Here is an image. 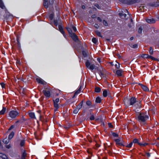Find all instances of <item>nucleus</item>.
I'll return each instance as SVG.
<instances>
[{
	"instance_id": "obj_1",
	"label": "nucleus",
	"mask_w": 159,
	"mask_h": 159,
	"mask_svg": "<svg viewBox=\"0 0 159 159\" xmlns=\"http://www.w3.org/2000/svg\"><path fill=\"white\" fill-rule=\"evenodd\" d=\"M138 116L136 120L139 122H145L149 118V116L147 114V112L139 111L136 113Z\"/></svg>"
},
{
	"instance_id": "obj_2",
	"label": "nucleus",
	"mask_w": 159,
	"mask_h": 159,
	"mask_svg": "<svg viewBox=\"0 0 159 159\" xmlns=\"http://www.w3.org/2000/svg\"><path fill=\"white\" fill-rule=\"evenodd\" d=\"M137 101L136 98L135 97H133L129 98V100L127 98L124 99L123 102L126 107H128L130 106L134 105Z\"/></svg>"
},
{
	"instance_id": "obj_3",
	"label": "nucleus",
	"mask_w": 159,
	"mask_h": 159,
	"mask_svg": "<svg viewBox=\"0 0 159 159\" xmlns=\"http://www.w3.org/2000/svg\"><path fill=\"white\" fill-rule=\"evenodd\" d=\"M121 3L127 5H133L140 2V0H118Z\"/></svg>"
},
{
	"instance_id": "obj_4",
	"label": "nucleus",
	"mask_w": 159,
	"mask_h": 159,
	"mask_svg": "<svg viewBox=\"0 0 159 159\" xmlns=\"http://www.w3.org/2000/svg\"><path fill=\"white\" fill-rule=\"evenodd\" d=\"M134 107L135 109H134V111L136 113L139 111V109L142 107L141 101L140 100H137L136 102L134 105Z\"/></svg>"
},
{
	"instance_id": "obj_5",
	"label": "nucleus",
	"mask_w": 159,
	"mask_h": 159,
	"mask_svg": "<svg viewBox=\"0 0 159 159\" xmlns=\"http://www.w3.org/2000/svg\"><path fill=\"white\" fill-rule=\"evenodd\" d=\"M8 115L11 119H15L19 115V113L16 110H11L10 111Z\"/></svg>"
},
{
	"instance_id": "obj_6",
	"label": "nucleus",
	"mask_w": 159,
	"mask_h": 159,
	"mask_svg": "<svg viewBox=\"0 0 159 159\" xmlns=\"http://www.w3.org/2000/svg\"><path fill=\"white\" fill-rule=\"evenodd\" d=\"M146 6L147 8L151 7H159V1L158 0L156 2L148 3L146 5Z\"/></svg>"
},
{
	"instance_id": "obj_7",
	"label": "nucleus",
	"mask_w": 159,
	"mask_h": 159,
	"mask_svg": "<svg viewBox=\"0 0 159 159\" xmlns=\"http://www.w3.org/2000/svg\"><path fill=\"white\" fill-rule=\"evenodd\" d=\"M85 65L86 68L89 69L91 70H93L95 66V65L93 64H91V63L88 60H86Z\"/></svg>"
},
{
	"instance_id": "obj_8",
	"label": "nucleus",
	"mask_w": 159,
	"mask_h": 159,
	"mask_svg": "<svg viewBox=\"0 0 159 159\" xmlns=\"http://www.w3.org/2000/svg\"><path fill=\"white\" fill-rule=\"evenodd\" d=\"M42 92L47 99L51 97V93L49 90L44 89L43 90Z\"/></svg>"
},
{
	"instance_id": "obj_9",
	"label": "nucleus",
	"mask_w": 159,
	"mask_h": 159,
	"mask_svg": "<svg viewBox=\"0 0 159 159\" xmlns=\"http://www.w3.org/2000/svg\"><path fill=\"white\" fill-rule=\"evenodd\" d=\"M69 35L74 42H77L79 41V38L75 33H72Z\"/></svg>"
},
{
	"instance_id": "obj_10",
	"label": "nucleus",
	"mask_w": 159,
	"mask_h": 159,
	"mask_svg": "<svg viewBox=\"0 0 159 159\" xmlns=\"http://www.w3.org/2000/svg\"><path fill=\"white\" fill-rule=\"evenodd\" d=\"M5 12L6 13V15L5 16V18L6 20H8L10 18L12 19V17H13L12 15L6 9L5 10Z\"/></svg>"
},
{
	"instance_id": "obj_11",
	"label": "nucleus",
	"mask_w": 159,
	"mask_h": 159,
	"mask_svg": "<svg viewBox=\"0 0 159 159\" xmlns=\"http://www.w3.org/2000/svg\"><path fill=\"white\" fill-rule=\"evenodd\" d=\"M58 28L59 31L63 34L64 37L65 38L66 37V35L65 34V32L64 31L63 27L61 25H58Z\"/></svg>"
},
{
	"instance_id": "obj_12",
	"label": "nucleus",
	"mask_w": 159,
	"mask_h": 159,
	"mask_svg": "<svg viewBox=\"0 0 159 159\" xmlns=\"http://www.w3.org/2000/svg\"><path fill=\"white\" fill-rule=\"evenodd\" d=\"M138 84L140 85L142 89L144 91L148 92L149 91V89L148 87L144 85H143L141 83H138Z\"/></svg>"
},
{
	"instance_id": "obj_13",
	"label": "nucleus",
	"mask_w": 159,
	"mask_h": 159,
	"mask_svg": "<svg viewBox=\"0 0 159 159\" xmlns=\"http://www.w3.org/2000/svg\"><path fill=\"white\" fill-rule=\"evenodd\" d=\"M86 104L87 106L88 107V108H89L91 107H93V105L92 104L91 102L89 100H87L86 102Z\"/></svg>"
},
{
	"instance_id": "obj_14",
	"label": "nucleus",
	"mask_w": 159,
	"mask_h": 159,
	"mask_svg": "<svg viewBox=\"0 0 159 159\" xmlns=\"http://www.w3.org/2000/svg\"><path fill=\"white\" fill-rule=\"evenodd\" d=\"M53 103V105L54 106L57 107L59 106L58 103L59 102V98H57L55 100L53 99L52 100Z\"/></svg>"
},
{
	"instance_id": "obj_15",
	"label": "nucleus",
	"mask_w": 159,
	"mask_h": 159,
	"mask_svg": "<svg viewBox=\"0 0 159 159\" xmlns=\"http://www.w3.org/2000/svg\"><path fill=\"white\" fill-rule=\"evenodd\" d=\"M114 141L116 142V145H118L121 146H124V144L123 143H120L121 140L119 139H116L114 140Z\"/></svg>"
},
{
	"instance_id": "obj_16",
	"label": "nucleus",
	"mask_w": 159,
	"mask_h": 159,
	"mask_svg": "<svg viewBox=\"0 0 159 159\" xmlns=\"http://www.w3.org/2000/svg\"><path fill=\"white\" fill-rule=\"evenodd\" d=\"M146 22L149 24H153L155 23V20L153 18L147 19H146Z\"/></svg>"
},
{
	"instance_id": "obj_17",
	"label": "nucleus",
	"mask_w": 159,
	"mask_h": 159,
	"mask_svg": "<svg viewBox=\"0 0 159 159\" xmlns=\"http://www.w3.org/2000/svg\"><path fill=\"white\" fill-rule=\"evenodd\" d=\"M28 115L30 116V117L32 119H36V117H35V114L34 112H30L29 113Z\"/></svg>"
},
{
	"instance_id": "obj_18",
	"label": "nucleus",
	"mask_w": 159,
	"mask_h": 159,
	"mask_svg": "<svg viewBox=\"0 0 159 159\" xmlns=\"http://www.w3.org/2000/svg\"><path fill=\"white\" fill-rule=\"evenodd\" d=\"M43 5L46 8H48V0H43Z\"/></svg>"
},
{
	"instance_id": "obj_19",
	"label": "nucleus",
	"mask_w": 159,
	"mask_h": 159,
	"mask_svg": "<svg viewBox=\"0 0 159 159\" xmlns=\"http://www.w3.org/2000/svg\"><path fill=\"white\" fill-rule=\"evenodd\" d=\"M36 80L40 84H44V81L40 78H37Z\"/></svg>"
},
{
	"instance_id": "obj_20",
	"label": "nucleus",
	"mask_w": 159,
	"mask_h": 159,
	"mask_svg": "<svg viewBox=\"0 0 159 159\" xmlns=\"http://www.w3.org/2000/svg\"><path fill=\"white\" fill-rule=\"evenodd\" d=\"M122 70L119 69L117 70L116 71V74L118 76H122Z\"/></svg>"
},
{
	"instance_id": "obj_21",
	"label": "nucleus",
	"mask_w": 159,
	"mask_h": 159,
	"mask_svg": "<svg viewBox=\"0 0 159 159\" xmlns=\"http://www.w3.org/2000/svg\"><path fill=\"white\" fill-rule=\"evenodd\" d=\"M150 55L146 54H143L141 55V57L143 58L150 59Z\"/></svg>"
},
{
	"instance_id": "obj_22",
	"label": "nucleus",
	"mask_w": 159,
	"mask_h": 159,
	"mask_svg": "<svg viewBox=\"0 0 159 159\" xmlns=\"http://www.w3.org/2000/svg\"><path fill=\"white\" fill-rule=\"evenodd\" d=\"M0 7L2 9H6V8L2 0H0Z\"/></svg>"
},
{
	"instance_id": "obj_23",
	"label": "nucleus",
	"mask_w": 159,
	"mask_h": 159,
	"mask_svg": "<svg viewBox=\"0 0 159 159\" xmlns=\"http://www.w3.org/2000/svg\"><path fill=\"white\" fill-rule=\"evenodd\" d=\"M82 54L84 57H86L88 56V51L87 50L82 51Z\"/></svg>"
},
{
	"instance_id": "obj_24",
	"label": "nucleus",
	"mask_w": 159,
	"mask_h": 159,
	"mask_svg": "<svg viewBox=\"0 0 159 159\" xmlns=\"http://www.w3.org/2000/svg\"><path fill=\"white\" fill-rule=\"evenodd\" d=\"M0 158L2 159H8V157L6 155L1 153H0Z\"/></svg>"
},
{
	"instance_id": "obj_25",
	"label": "nucleus",
	"mask_w": 159,
	"mask_h": 159,
	"mask_svg": "<svg viewBox=\"0 0 159 159\" xmlns=\"http://www.w3.org/2000/svg\"><path fill=\"white\" fill-rule=\"evenodd\" d=\"M84 101V100H82L81 102H80V103L76 107H77L80 110L82 107Z\"/></svg>"
},
{
	"instance_id": "obj_26",
	"label": "nucleus",
	"mask_w": 159,
	"mask_h": 159,
	"mask_svg": "<svg viewBox=\"0 0 159 159\" xmlns=\"http://www.w3.org/2000/svg\"><path fill=\"white\" fill-rule=\"evenodd\" d=\"M15 135V133L14 131H12L9 134L8 137L9 139H11L14 137Z\"/></svg>"
},
{
	"instance_id": "obj_27",
	"label": "nucleus",
	"mask_w": 159,
	"mask_h": 159,
	"mask_svg": "<svg viewBox=\"0 0 159 159\" xmlns=\"http://www.w3.org/2000/svg\"><path fill=\"white\" fill-rule=\"evenodd\" d=\"M6 111V108L4 107H2V109L1 111H0V115H4Z\"/></svg>"
},
{
	"instance_id": "obj_28",
	"label": "nucleus",
	"mask_w": 159,
	"mask_h": 159,
	"mask_svg": "<svg viewBox=\"0 0 159 159\" xmlns=\"http://www.w3.org/2000/svg\"><path fill=\"white\" fill-rule=\"evenodd\" d=\"M90 116L89 119L88 118H87L86 120H95V117L94 116V114L93 113L92 114H90Z\"/></svg>"
},
{
	"instance_id": "obj_29",
	"label": "nucleus",
	"mask_w": 159,
	"mask_h": 159,
	"mask_svg": "<svg viewBox=\"0 0 159 159\" xmlns=\"http://www.w3.org/2000/svg\"><path fill=\"white\" fill-rule=\"evenodd\" d=\"M98 73L101 77H105L106 75L101 70H98Z\"/></svg>"
},
{
	"instance_id": "obj_30",
	"label": "nucleus",
	"mask_w": 159,
	"mask_h": 159,
	"mask_svg": "<svg viewBox=\"0 0 159 159\" xmlns=\"http://www.w3.org/2000/svg\"><path fill=\"white\" fill-rule=\"evenodd\" d=\"M150 110L151 111L153 114H155L157 110V108L154 107H152L150 109Z\"/></svg>"
},
{
	"instance_id": "obj_31",
	"label": "nucleus",
	"mask_w": 159,
	"mask_h": 159,
	"mask_svg": "<svg viewBox=\"0 0 159 159\" xmlns=\"http://www.w3.org/2000/svg\"><path fill=\"white\" fill-rule=\"evenodd\" d=\"M26 156V151L25 150H24V151L22 154L21 159H25Z\"/></svg>"
},
{
	"instance_id": "obj_32",
	"label": "nucleus",
	"mask_w": 159,
	"mask_h": 159,
	"mask_svg": "<svg viewBox=\"0 0 159 159\" xmlns=\"http://www.w3.org/2000/svg\"><path fill=\"white\" fill-rule=\"evenodd\" d=\"M66 29L68 31L69 35L73 33L71 29L69 27L66 26Z\"/></svg>"
},
{
	"instance_id": "obj_33",
	"label": "nucleus",
	"mask_w": 159,
	"mask_h": 159,
	"mask_svg": "<svg viewBox=\"0 0 159 159\" xmlns=\"http://www.w3.org/2000/svg\"><path fill=\"white\" fill-rule=\"evenodd\" d=\"M102 102L101 98L99 97H97L95 99V102L97 103H100Z\"/></svg>"
},
{
	"instance_id": "obj_34",
	"label": "nucleus",
	"mask_w": 159,
	"mask_h": 159,
	"mask_svg": "<svg viewBox=\"0 0 159 159\" xmlns=\"http://www.w3.org/2000/svg\"><path fill=\"white\" fill-rule=\"evenodd\" d=\"M82 88V86L80 85L78 88V89L75 92V94H76L77 93L78 94L80 93L81 92V89Z\"/></svg>"
},
{
	"instance_id": "obj_35",
	"label": "nucleus",
	"mask_w": 159,
	"mask_h": 159,
	"mask_svg": "<svg viewBox=\"0 0 159 159\" xmlns=\"http://www.w3.org/2000/svg\"><path fill=\"white\" fill-rule=\"evenodd\" d=\"M101 90V88L98 87H96L95 88V92L97 93L100 92Z\"/></svg>"
},
{
	"instance_id": "obj_36",
	"label": "nucleus",
	"mask_w": 159,
	"mask_h": 159,
	"mask_svg": "<svg viewBox=\"0 0 159 159\" xmlns=\"http://www.w3.org/2000/svg\"><path fill=\"white\" fill-rule=\"evenodd\" d=\"M103 96L104 97H106L107 96V89H105L103 91Z\"/></svg>"
},
{
	"instance_id": "obj_37",
	"label": "nucleus",
	"mask_w": 159,
	"mask_h": 159,
	"mask_svg": "<svg viewBox=\"0 0 159 159\" xmlns=\"http://www.w3.org/2000/svg\"><path fill=\"white\" fill-rule=\"evenodd\" d=\"M132 142L133 143H134V144H137L139 145V144L140 143L139 142L138 139L136 138L134 139L133 140Z\"/></svg>"
},
{
	"instance_id": "obj_38",
	"label": "nucleus",
	"mask_w": 159,
	"mask_h": 159,
	"mask_svg": "<svg viewBox=\"0 0 159 159\" xmlns=\"http://www.w3.org/2000/svg\"><path fill=\"white\" fill-rule=\"evenodd\" d=\"M133 144V143L132 142H130L129 144H127V145H125L124 146L126 148H131Z\"/></svg>"
},
{
	"instance_id": "obj_39",
	"label": "nucleus",
	"mask_w": 159,
	"mask_h": 159,
	"mask_svg": "<svg viewBox=\"0 0 159 159\" xmlns=\"http://www.w3.org/2000/svg\"><path fill=\"white\" fill-rule=\"evenodd\" d=\"M129 46L132 48L134 49L137 48H138V45L137 44H134L132 45V44H129Z\"/></svg>"
},
{
	"instance_id": "obj_40",
	"label": "nucleus",
	"mask_w": 159,
	"mask_h": 159,
	"mask_svg": "<svg viewBox=\"0 0 159 159\" xmlns=\"http://www.w3.org/2000/svg\"><path fill=\"white\" fill-rule=\"evenodd\" d=\"M54 16V14L53 13L50 14L49 16V18L51 20L53 19Z\"/></svg>"
},
{
	"instance_id": "obj_41",
	"label": "nucleus",
	"mask_w": 159,
	"mask_h": 159,
	"mask_svg": "<svg viewBox=\"0 0 159 159\" xmlns=\"http://www.w3.org/2000/svg\"><path fill=\"white\" fill-rule=\"evenodd\" d=\"M95 33L99 37H102V36L101 35V32L98 30L95 31Z\"/></svg>"
},
{
	"instance_id": "obj_42",
	"label": "nucleus",
	"mask_w": 159,
	"mask_h": 159,
	"mask_svg": "<svg viewBox=\"0 0 159 159\" xmlns=\"http://www.w3.org/2000/svg\"><path fill=\"white\" fill-rule=\"evenodd\" d=\"M10 139H7V138L4 139L3 140V142L5 144H7L9 142V140Z\"/></svg>"
},
{
	"instance_id": "obj_43",
	"label": "nucleus",
	"mask_w": 159,
	"mask_h": 159,
	"mask_svg": "<svg viewBox=\"0 0 159 159\" xmlns=\"http://www.w3.org/2000/svg\"><path fill=\"white\" fill-rule=\"evenodd\" d=\"M149 54L151 55H152L153 53V50L152 47L149 48Z\"/></svg>"
},
{
	"instance_id": "obj_44",
	"label": "nucleus",
	"mask_w": 159,
	"mask_h": 159,
	"mask_svg": "<svg viewBox=\"0 0 159 159\" xmlns=\"http://www.w3.org/2000/svg\"><path fill=\"white\" fill-rule=\"evenodd\" d=\"M111 133L112 134L113 136L114 137H118L119 136L118 134L116 133L113 132L111 131Z\"/></svg>"
},
{
	"instance_id": "obj_45",
	"label": "nucleus",
	"mask_w": 159,
	"mask_h": 159,
	"mask_svg": "<svg viewBox=\"0 0 159 159\" xmlns=\"http://www.w3.org/2000/svg\"><path fill=\"white\" fill-rule=\"evenodd\" d=\"M70 27L75 32L77 31V29L76 27L74 26L72 24L71 25Z\"/></svg>"
},
{
	"instance_id": "obj_46",
	"label": "nucleus",
	"mask_w": 159,
	"mask_h": 159,
	"mask_svg": "<svg viewBox=\"0 0 159 159\" xmlns=\"http://www.w3.org/2000/svg\"><path fill=\"white\" fill-rule=\"evenodd\" d=\"M92 42L94 44H96L98 40L95 38H93L92 40Z\"/></svg>"
},
{
	"instance_id": "obj_47",
	"label": "nucleus",
	"mask_w": 159,
	"mask_h": 159,
	"mask_svg": "<svg viewBox=\"0 0 159 159\" xmlns=\"http://www.w3.org/2000/svg\"><path fill=\"white\" fill-rule=\"evenodd\" d=\"M25 144V141L24 140H22L20 142V145L21 147H23L24 146Z\"/></svg>"
},
{
	"instance_id": "obj_48",
	"label": "nucleus",
	"mask_w": 159,
	"mask_h": 159,
	"mask_svg": "<svg viewBox=\"0 0 159 159\" xmlns=\"http://www.w3.org/2000/svg\"><path fill=\"white\" fill-rule=\"evenodd\" d=\"M148 144L147 143H140L139 144V145L140 146L142 147L145 146Z\"/></svg>"
},
{
	"instance_id": "obj_49",
	"label": "nucleus",
	"mask_w": 159,
	"mask_h": 159,
	"mask_svg": "<svg viewBox=\"0 0 159 159\" xmlns=\"http://www.w3.org/2000/svg\"><path fill=\"white\" fill-rule=\"evenodd\" d=\"M143 30L142 28L140 27H139L138 30V32L139 34H141L142 33Z\"/></svg>"
},
{
	"instance_id": "obj_50",
	"label": "nucleus",
	"mask_w": 159,
	"mask_h": 159,
	"mask_svg": "<svg viewBox=\"0 0 159 159\" xmlns=\"http://www.w3.org/2000/svg\"><path fill=\"white\" fill-rule=\"evenodd\" d=\"M79 110V109L76 107V109L74 110L73 111V113L75 114H77L78 113Z\"/></svg>"
},
{
	"instance_id": "obj_51",
	"label": "nucleus",
	"mask_w": 159,
	"mask_h": 159,
	"mask_svg": "<svg viewBox=\"0 0 159 159\" xmlns=\"http://www.w3.org/2000/svg\"><path fill=\"white\" fill-rule=\"evenodd\" d=\"M54 24L56 26H57L58 25V21L57 20H54L53 21Z\"/></svg>"
},
{
	"instance_id": "obj_52",
	"label": "nucleus",
	"mask_w": 159,
	"mask_h": 159,
	"mask_svg": "<svg viewBox=\"0 0 159 159\" xmlns=\"http://www.w3.org/2000/svg\"><path fill=\"white\" fill-rule=\"evenodd\" d=\"M48 2L50 5H52L54 3V0H49Z\"/></svg>"
},
{
	"instance_id": "obj_53",
	"label": "nucleus",
	"mask_w": 159,
	"mask_h": 159,
	"mask_svg": "<svg viewBox=\"0 0 159 159\" xmlns=\"http://www.w3.org/2000/svg\"><path fill=\"white\" fill-rule=\"evenodd\" d=\"M150 59H152L153 61H158L159 60L156 58H155L152 56H151V57H150Z\"/></svg>"
},
{
	"instance_id": "obj_54",
	"label": "nucleus",
	"mask_w": 159,
	"mask_h": 159,
	"mask_svg": "<svg viewBox=\"0 0 159 159\" xmlns=\"http://www.w3.org/2000/svg\"><path fill=\"white\" fill-rule=\"evenodd\" d=\"M103 25L106 26H108V24L107 22L105 20H103Z\"/></svg>"
},
{
	"instance_id": "obj_55",
	"label": "nucleus",
	"mask_w": 159,
	"mask_h": 159,
	"mask_svg": "<svg viewBox=\"0 0 159 159\" xmlns=\"http://www.w3.org/2000/svg\"><path fill=\"white\" fill-rule=\"evenodd\" d=\"M18 47V49L19 50L21 48V45L20 42L17 43Z\"/></svg>"
},
{
	"instance_id": "obj_56",
	"label": "nucleus",
	"mask_w": 159,
	"mask_h": 159,
	"mask_svg": "<svg viewBox=\"0 0 159 159\" xmlns=\"http://www.w3.org/2000/svg\"><path fill=\"white\" fill-rule=\"evenodd\" d=\"M87 138L88 141L90 143H91L92 142V141L91 140V138L90 136H87Z\"/></svg>"
},
{
	"instance_id": "obj_57",
	"label": "nucleus",
	"mask_w": 159,
	"mask_h": 159,
	"mask_svg": "<svg viewBox=\"0 0 159 159\" xmlns=\"http://www.w3.org/2000/svg\"><path fill=\"white\" fill-rule=\"evenodd\" d=\"M18 79L24 82H25L26 81V79H25L23 78L22 77H20Z\"/></svg>"
},
{
	"instance_id": "obj_58",
	"label": "nucleus",
	"mask_w": 159,
	"mask_h": 159,
	"mask_svg": "<svg viewBox=\"0 0 159 159\" xmlns=\"http://www.w3.org/2000/svg\"><path fill=\"white\" fill-rule=\"evenodd\" d=\"M115 66L117 69H119L120 67V64L119 63H118V64H116Z\"/></svg>"
},
{
	"instance_id": "obj_59",
	"label": "nucleus",
	"mask_w": 159,
	"mask_h": 159,
	"mask_svg": "<svg viewBox=\"0 0 159 159\" xmlns=\"http://www.w3.org/2000/svg\"><path fill=\"white\" fill-rule=\"evenodd\" d=\"M94 6L97 7L98 9H101V7L99 6L98 4L97 3H96L94 4Z\"/></svg>"
},
{
	"instance_id": "obj_60",
	"label": "nucleus",
	"mask_w": 159,
	"mask_h": 159,
	"mask_svg": "<svg viewBox=\"0 0 159 159\" xmlns=\"http://www.w3.org/2000/svg\"><path fill=\"white\" fill-rule=\"evenodd\" d=\"M14 127V126L13 125H12L11 126L9 127V128L8 129V131H10L12 129H13Z\"/></svg>"
},
{
	"instance_id": "obj_61",
	"label": "nucleus",
	"mask_w": 159,
	"mask_h": 159,
	"mask_svg": "<svg viewBox=\"0 0 159 159\" xmlns=\"http://www.w3.org/2000/svg\"><path fill=\"white\" fill-rule=\"evenodd\" d=\"M20 120H21V121H23V123L24 121L27 120V119H25L23 116H22V118H20Z\"/></svg>"
},
{
	"instance_id": "obj_62",
	"label": "nucleus",
	"mask_w": 159,
	"mask_h": 159,
	"mask_svg": "<svg viewBox=\"0 0 159 159\" xmlns=\"http://www.w3.org/2000/svg\"><path fill=\"white\" fill-rule=\"evenodd\" d=\"M108 125L109 128H113V125H112L111 123H108Z\"/></svg>"
},
{
	"instance_id": "obj_63",
	"label": "nucleus",
	"mask_w": 159,
	"mask_h": 159,
	"mask_svg": "<svg viewBox=\"0 0 159 159\" xmlns=\"http://www.w3.org/2000/svg\"><path fill=\"white\" fill-rule=\"evenodd\" d=\"M0 85L2 88H5V84L4 83H0Z\"/></svg>"
},
{
	"instance_id": "obj_64",
	"label": "nucleus",
	"mask_w": 159,
	"mask_h": 159,
	"mask_svg": "<svg viewBox=\"0 0 159 159\" xmlns=\"http://www.w3.org/2000/svg\"><path fill=\"white\" fill-rule=\"evenodd\" d=\"M145 154L147 156V157H150L151 153L149 152H146Z\"/></svg>"
}]
</instances>
